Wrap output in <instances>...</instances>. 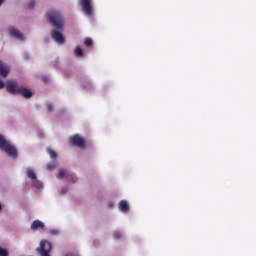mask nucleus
Masks as SVG:
<instances>
[{"label": "nucleus", "mask_w": 256, "mask_h": 256, "mask_svg": "<svg viewBox=\"0 0 256 256\" xmlns=\"http://www.w3.org/2000/svg\"><path fill=\"white\" fill-rule=\"evenodd\" d=\"M47 109L48 111H52L53 110V105H51V103L47 104Z\"/></svg>", "instance_id": "20"}, {"label": "nucleus", "mask_w": 256, "mask_h": 256, "mask_svg": "<svg viewBox=\"0 0 256 256\" xmlns=\"http://www.w3.org/2000/svg\"><path fill=\"white\" fill-rule=\"evenodd\" d=\"M119 237H121V233L114 232V239H119Z\"/></svg>", "instance_id": "19"}, {"label": "nucleus", "mask_w": 256, "mask_h": 256, "mask_svg": "<svg viewBox=\"0 0 256 256\" xmlns=\"http://www.w3.org/2000/svg\"><path fill=\"white\" fill-rule=\"evenodd\" d=\"M44 227L45 224L39 220L34 221L31 225L32 231H37V229H43Z\"/></svg>", "instance_id": "11"}, {"label": "nucleus", "mask_w": 256, "mask_h": 256, "mask_svg": "<svg viewBox=\"0 0 256 256\" xmlns=\"http://www.w3.org/2000/svg\"><path fill=\"white\" fill-rule=\"evenodd\" d=\"M35 5H37V3L35 2V0H30L28 2V9H33V7H35Z\"/></svg>", "instance_id": "16"}, {"label": "nucleus", "mask_w": 256, "mask_h": 256, "mask_svg": "<svg viewBox=\"0 0 256 256\" xmlns=\"http://www.w3.org/2000/svg\"><path fill=\"white\" fill-rule=\"evenodd\" d=\"M0 149L1 151H5L8 157H12L13 159L17 157V149L15 146L11 145V143L7 141L3 135H0Z\"/></svg>", "instance_id": "3"}, {"label": "nucleus", "mask_w": 256, "mask_h": 256, "mask_svg": "<svg viewBox=\"0 0 256 256\" xmlns=\"http://www.w3.org/2000/svg\"><path fill=\"white\" fill-rule=\"evenodd\" d=\"M0 256H9L7 249L0 247Z\"/></svg>", "instance_id": "14"}, {"label": "nucleus", "mask_w": 256, "mask_h": 256, "mask_svg": "<svg viewBox=\"0 0 256 256\" xmlns=\"http://www.w3.org/2000/svg\"><path fill=\"white\" fill-rule=\"evenodd\" d=\"M50 233H51V235H57V233H59V231H57V230H50Z\"/></svg>", "instance_id": "22"}, {"label": "nucleus", "mask_w": 256, "mask_h": 256, "mask_svg": "<svg viewBox=\"0 0 256 256\" xmlns=\"http://www.w3.org/2000/svg\"><path fill=\"white\" fill-rule=\"evenodd\" d=\"M70 145H75L76 147H80V149H83L85 147V140L79 134H76L74 136H71L69 138Z\"/></svg>", "instance_id": "6"}, {"label": "nucleus", "mask_w": 256, "mask_h": 256, "mask_svg": "<svg viewBox=\"0 0 256 256\" xmlns=\"http://www.w3.org/2000/svg\"><path fill=\"white\" fill-rule=\"evenodd\" d=\"M74 53L77 57H83V49L79 46L75 48Z\"/></svg>", "instance_id": "12"}, {"label": "nucleus", "mask_w": 256, "mask_h": 256, "mask_svg": "<svg viewBox=\"0 0 256 256\" xmlns=\"http://www.w3.org/2000/svg\"><path fill=\"white\" fill-rule=\"evenodd\" d=\"M1 209H3V208H2V206H1V204H0V211H1Z\"/></svg>", "instance_id": "25"}, {"label": "nucleus", "mask_w": 256, "mask_h": 256, "mask_svg": "<svg viewBox=\"0 0 256 256\" xmlns=\"http://www.w3.org/2000/svg\"><path fill=\"white\" fill-rule=\"evenodd\" d=\"M6 91L11 95H17V93H20L26 99H29V97H33V93L29 91V89L24 87L19 88L17 82L15 81H8L6 83Z\"/></svg>", "instance_id": "2"}, {"label": "nucleus", "mask_w": 256, "mask_h": 256, "mask_svg": "<svg viewBox=\"0 0 256 256\" xmlns=\"http://www.w3.org/2000/svg\"><path fill=\"white\" fill-rule=\"evenodd\" d=\"M8 31L11 37H14V39H18V41H23V39H25L23 33H21L17 28H15V26H10L8 28Z\"/></svg>", "instance_id": "8"}, {"label": "nucleus", "mask_w": 256, "mask_h": 256, "mask_svg": "<svg viewBox=\"0 0 256 256\" xmlns=\"http://www.w3.org/2000/svg\"><path fill=\"white\" fill-rule=\"evenodd\" d=\"M47 169H48L49 171H52V169H55V165L48 164V165H47Z\"/></svg>", "instance_id": "18"}, {"label": "nucleus", "mask_w": 256, "mask_h": 256, "mask_svg": "<svg viewBox=\"0 0 256 256\" xmlns=\"http://www.w3.org/2000/svg\"><path fill=\"white\" fill-rule=\"evenodd\" d=\"M46 18L48 21H50L51 25L55 27L54 30H52V39L57 43L58 45H63L65 43V37H63V16L61 15V12L58 10H49L46 13Z\"/></svg>", "instance_id": "1"}, {"label": "nucleus", "mask_w": 256, "mask_h": 256, "mask_svg": "<svg viewBox=\"0 0 256 256\" xmlns=\"http://www.w3.org/2000/svg\"><path fill=\"white\" fill-rule=\"evenodd\" d=\"M5 87V82L0 79V89H3Z\"/></svg>", "instance_id": "21"}, {"label": "nucleus", "mask_w": 256, "mask_h": 256, "mask_svg": "<svg viewBox=\"0 0 256 256\" xmlns=\"http://www.w3.org/2000/svg\"><path fill=\"white\" fill-rule=\"evenodd\" d=\"M64 175H65V170H60L58 179H63Z\"/></svg>", "instance_id": "17"}, {"label": "nucleus", "mask_w": 256, "mask_h": 256, "mask_svg": "<svg viewBox=\"0 0 256 256\" xmlns=\"http://www.w3.org/2000/svg\"><path fill=\"white\" fill-rule=\"evenodd\" d=\"M60 193L61 195H65V193H67V188L62 189Z\"/></svg>", "instance_id": "23"}, {"label": "nucleus", "mask_w": 256, "mask_h": 256, "mask_svg": "<svg viewBox=\"0 0 256 256\" xmlns=\"http://www.w3.org/2000/svg\"><path fill=\"white\" fill-rule=\"evenodd\" d=\"M47 153L49 154L51 159H56L57 158V153L55 151H53V149L47 148Z\"/></svg>", "instance_id": "13"}, {"label": "nucleus", "mask_w": 256, "mask_h": 256, "mask_svg": "<svg viewBox=\"0 0 256 256\" xmlns=\"http://www.w3.org/2000/svg\"><path fill=\"white\" fill-rule=\"evenodd\" d=\"M119 210L122 211V213H127L129 211V203L126 200L120 201Z\"/></svg>", "instance_id": "10"}, {"label": "nucleus", "mask_w": 256, "mask_h": 256, "mask_svg": "<svg viewBox=\"0 0 256 256\" xmlns=\"http://www.w3.org/2000/svg\"><path fill=\"white\" fill-rule=\"evenodd\" d=\"M84 44L86 47H90V45H93V40L91 38H86Z\"/></svg>", "instance_id": "15"}, {"label": "nucleus", "mask_w": 256, "mask_h": 256, "mask_svg": "<svg viewBox=\"0 0 256 256\" xmlns=\"http://www.w3.org/2000/svg\"><path fill=\"white\" fill-rule=\"evenodd\" d=\"M51 249H53L51 242L47 240H42L40 242V247L38 248V253H40L41 256H51L49 254L51 253Z\"/></svg>", "instance_id": "4"}, {"label": "nucleus", "mask_w": 256, "mask_h": 256, "mask_svg": "<svg viewBox=\"0 0 256 256\" xmlns=\"http://www.w3.org/2000/svg\"><path fill=\"white\" fill-rule=\"evenodd\" d=\"M79 3L85 15H88V16L92 15L93 13V6L91 5L92 0H79Z\"/></svg>", "instance_id": "7"}, {"label": "nucleus", "mask_w": 256, "mask_h": 256, "mask_svg": "<svg viewBox=\"0 0 256 256\" xmlns=\"http://www.w3.org/2000/svg\"><path fill=\"white\" fill-rule=\"evenodd\" d=\"M10 68L8 65L3 64V62H0V75L1 77H7L9 75Z\"/></svg>", "instance_id": "9"}, {"label": "nucleus", "mask_w": 256, "mask_h": 256, "mask_svg": "<svg viewBox=\"0 0 256 256\" xmlns=\"http://www.w3.org/2000/svg\"><path fill=\"white\" fill-rule=\"evenodd\" d=\"M3 3H5V0H0V7L3 5Z\"/></svg>", "instance_id": "24"}, {"label": "nucleus", "mask_w": 256, "mask_h": 256, "mask_svg": "<svg viewBox=\"0 0 256 256\" xmlns=\"http://www.w3.org/2000/svg\"><path fill=\"white\" fill-rule=\"evenodd\" d=\"M26 175L29 179H31L34 187H36V189H41L43 188V183L39 182V180H37V175L35 174V171L32 168H28L26 171Z\"/></svg>", "instance_id": "5"}]
</instances>
